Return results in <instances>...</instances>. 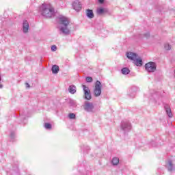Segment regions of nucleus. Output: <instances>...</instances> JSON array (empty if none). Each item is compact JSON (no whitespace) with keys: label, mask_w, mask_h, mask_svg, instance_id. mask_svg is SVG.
Segmentation results:
<instances>
[{"label":"nucleus","mask_w":175,"mask_h":175,"mask_svg":"<svg viewBox=\"0 0 175 175\" xmlns=\"http://www.w3.org/2000/svg\"><path fill=\"white\" fill-rule=\"evenodd\" d=\"M86 16L88 17V18H94V12L92 10H87Z\"/></svg>","instance_id":"ddd939ff"},{"label":"nucleus","mask_w":175,"mask_h":175,"mask_svg":"<svg viewBox=\"0 0 175 175\" xmlns=\"http://www.w3.org/2000/svg\"><path fill=\"white\" fill-rule=\"evenodd\" d=\"M102 94V83L100 81H97L95 84L94 95L95 96H100Z\"/></svg>","instance_id":"423d86ee"},{"label":"nucleus","mask_w":175,"mask_h":175,"mask_svg":"<svg viewBox=\"0 0 175 175\" xmlns=\"http://www.w3.org/2000/svg\"><path fill=\"white\" fill-rule=\"evenodd\" d=\"M59 31L60 35L65 36L70 35V29L68 27L69 25V19L65 16L59 17Z\"/></svg>","instance_id":"f257e3e1"},{"label":"nucleus","mask_w":175,"mask_h":175,"mask_svg":"<svg viewBox=\"0 0 175 175\" xmlns=\"http://www.w3.org/2000/svg\"><path fill=\"white\" fill-rule=\"evenodd\" d=\"M10 136L13 139L14 137V133H11Z\"/></svg>","instance_id":"a878e982"},{"label":"nucleus","mask_w":175,"mask_h":175,"mask_svg":"<svg viewBox=\"0 0 175 175\" xmlns=\"http://www.w3.org/2000/svg\"><path fill=\"white\" fill-rule=\"evenodd\" d=\"M72 7L76 12H80L81 10V4L80 3L79 1H75L72 3Z\"/></svg>","instance_id":"1a4fd4ad"},{"label":"nucleus","mask_w":175,"mask_h":175,"mask_svg":"<svg viewBox=\"0 0 175 175\" xmlns=\"http://www.w3.org/2000/svg\"><path fill=\"white\" fill-rule=\"evenodd\" d=\"M68 117L70 120H75V118H76V115L75 113H70Z\"/></svg>","instance_id":"412c9836"},{"label":"nucleus","mask_w":175,"mask_h":175,"mask_svg":"<svg viewBox=\"0 0 175 175\" xmlns=\"http://www.w3.org/2000/svg\"><path fill=\"white\" fill-rule=\"evenodd\" d=\"M51 50L52 51H57V46L55 45L51 46Z\"/></svg>","instance_id":"5701e85b"},{"label":"nucleus","mask_w":175,"mask_h":175,"mask_svg":"<svg viewBox=\"0 0 175 175\" xmlns=\"http://www.w3.org/2000/svg\"><path fill=\"white\" fill-rule=\"evenodd\" d=\"M68 91L70 94H76V86L75 85H71L68 88Z\"/></svg>","instance_id":"2eb2a0df"},{"label":"nucleus","mask_w":175,"mask_h":175,"mask_svg":"<svg viewBox=\"0 0 175 175\" xmlns=\"http://www.w3.org/2000/svg\"><path fill=\"white\" fill-rule=\"evenodd\" d=\"M145 69L147 72H152L157 70V64L155 62H148L145 65Z\"/></svg>","instance_id":"20e7f679"},{"label":"nucleus","mask_w":175,"mask_h":175,"mask_svg":"<svg viewBox=\"0 0 175 175\" xmlns=\"http://www.w3.org/2000/svg\"><path fill=\"white\" fill-rule=\"evenodd\" d=\"M87 83H92V77H87L85 79Z\"/></svg>","instance_id":"4be33fe9"},{"label":"nucleus","mask_w":175,"mask_h":175,"mask_svg":"<svg viewBox=\"0 0 175 175\" xmlns=\"http://www.w3.org/2000/svg\"><path fill=\"white\" fill-rule=\"evenodd\" d=\"M164 48L165 49V50L169 51L172 49V46L169 44H165L164 45Z\"/></svg>","instance_id":"aec40b11"},{"label":"nucleus","mask_w":175,"mask_h":175,"mask_svg":"<svg viewBox=\"0 0 175 175\" xmlns=\"http://www.w3.org/2000/svg\"><path fill=\"white\" fill-rule=\"evenodd\" d=\"M121 72L122 75H129V73H131V70L128 68H123L121 70Z\"/></svg>","instance_id":"a211bd4d"},{"label":"nucleus","mask_w":175,"mask_h":175,"mask_svg":"<svg viewBox=\"0 0 175 175\" xmlns=\"http://www.w3.org/2000/svg\"><path fill=\"white\" fill-rule=\"evenodd\" d=\"M166 168L167 169L168 172H173L175 170L174 164H173V161L172 160H168Z\"/></svg>","instance_id":"9b49d317"},{"label":"nucleus","mask_w":175,"mask_h":175,"mask_svg":"<svg viewBox=\"0 0 175 175\" xmlns=\"http://www.w3.org/2000/svg\"><path fill=\"white\" fill-rule=\"evenodd\" d=\"M40 12L46 18H51L55 14V10L51 4H42L40 8Z\"/></svg>","instance_id":"f03ea898"},{"label":"nucleus","mask_w":175,"mask_h":175,"mask_svg":"<svg viewBox=\"0 0 175 175\" xmlns=\"http://www.w3.org/2000/svg\"><path fill=\"white\" fill-rule=\"evenodd\" d=\"M2 88H3V85L0 84V90L2 89Z\"/></svg>","instance_id":"cd10ccee"},{"label":"nucleus","mask_w":175,"mask_h":175,"mask_svg":"<svg viewBox=\"0 0 175 175\" xmlns=\"http://www.w3.org/2000/svg\"><path fill=\"white\" fill-rule=\"evenodd\" d=\"M112 164L113 165V166H117V165H118V163H120V159L117 158V157H113L112 159Z\"/></svg>","instance_id":"dca6fc26"},{"label":"nucleus","mask_w":175,"mask_h":175,"mask_svg":"<svg viewBox=\"0 0 175 175\" xmlns=\"http://www.w3.org/2000/svg\"><path fill=\"white\" fill-rule=\"evenodd\" d=\"M164 109H165V112H166L167 115L168 116V117L170 118H172V117H173V113H172V109L170 108V105L165 104L164 105Z\"/></svg>","instance_id":"9d476101"},{"label":"nucleus","mask_w":175,"mask_h":175,"mask_svg":"<svg viewBox=\"0 0 175 175\" xmlns=\"http://www.w3.org/2000/svg\"><path fill=\"white\" fill-rule=\"evenodd\" d=\"M144 37L146 38H148V37L150 36V33L147 32L145 34H144Z\"/></svg>","instance_id":"b1692460"},{"label":"nucleus","mask_w":175,"mask_h":175,"mask_svg":"<svg viewBox=\"0 0 175 175\" xmlns=\"http://www.w3.org/2000/svg\"><path fill=\"white\" fill-rule=\"evenodd\" d=\"M83 109L85 111H88V113H92L94 111V104L92 103L86 101L83 105Z\"/></svg>","instance_id":"0eeeda50"},{"label":"nucleus","mask_w":175,"mask_h":175,"mask_svg":"<svg viewBox=\"0 0 175 175\" xmlns=\"http://www.w3.org/2000/svg\"><path fill=\"white\" fill-rule=\"evenodd\" d=\"M121 129L124 132H129L131 129H132V126L131 125V123L128 120H123L121 122Z\"/></svg>","instance_id":"39448f33"},{"label":"nucleus","mask_w":175,"mask_h":175,"mask_svg":"<svg viewBox=\"0 0 175 175\" xmlns=\"http://www.w3.org/2000/svg\"><path fill=\"white\" fill-rule=\"evenodd\" d=\"M96 12L97 14L102 15L103 14V13H106V12H107V10L103 8H98Z\"/></svg>","instance_id":"f3484780"},{"label":"nucleus","mask_w":175,"mask_h":175,"mask_svg":"<svg viewBox=\"0 0 175 175\" xmlns=\"http://www.w3.org/2000/svg\"><path fill=\"white\" fill-rule=\"evenodd\" d=\"M51 124L50 123H44V128L45 129H51Z\"/></svg>","instance_id":"6ab92c4d"},{"label":"nucleus","mask_w":175,"mask_h":175,"mask_svg":"<svg viewBox=\"0 0 175 175\" xmlns=\"http://www.w3.org/2000/svg\"><path fill=\"white\" fill-rule=\"evenodd\" d=\"M83 89V92L85 94V99H87V100H90L91 99V90H90V88L85 85H82Z\"/></svg>","instance_id":"6e6552de"},{"label":"nucleus","mask_w":175,"mask_h":175,"mask_svg":"<svg viewBox=\"0 0 175 175\" xmlns=\"http://www.w3.org/2000/svg\"><path fill=\"white\" fill-rule=\"evenodd\" d=\"M52 73H53L54 75H57V73H58V72H59V67L57 65H53L52 66Z\"/></svg>","instance_id":"4468645a"},{"label":"nucleus","mask_w":175,"mask_h":175,"mask_svg":"<svg viewBox=\"0 0 175 175\" xmlns=\"http://www.w3.org/2000/svg\"><path fill=\"white\" fill-rule=\"evenodd\" d=\"M28 29H29V23H28L27 21H24L23 23V32L24 33H27L28 32Z\"/></svg>","instance_id":"f8f14e48"},{"label":"nucleus","mask_w":175,"mask_h":175,"mask_svg":"<svg viewBox=\"0 0 175 175\" xmlns=\"http://www.w3.org/2000/svg\"><path fill=\"white\" fill-rule=\"evenodd\" d=\"M126 57L129 59L134 62L136 66H142L143 65V60L137 55V54L133 52H129L126 53Z\"/></svg>","instance_id":"7ed1b4c3"},{"label":"nucleus","mask_w":175,"mask_h":175,"mask_svg":"<svg viewBox=\"0 0 175 175\" xmlns=\"http://www.w3.org/2000/svg\"><path fill=\"white\" fill-rule=\"evenodd\" d=\"M25 84H26V88H29V87H30L29 83H26Z\"/></svg>","instance_id":"bb28decb"},{"label":"nucleus","mask_w":175,"mask_h":175,"mask_svg":"<svg viewBox=\"0 0 175 175\" xmlns=\"http://www.w3.org/2000/svg\"><path fill=\"white\" fill-rule=\"evenodd\" d=\"M99 3H104L105 0H98Z\"/></svg>","instance_id":"393cba45"}]
</instances>
